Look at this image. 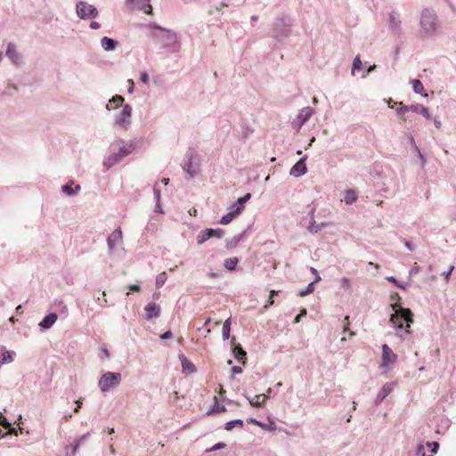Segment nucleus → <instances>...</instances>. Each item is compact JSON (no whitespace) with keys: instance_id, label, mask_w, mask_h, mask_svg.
I'll list each match as a JSON object with an SVG mask.
<instances>
[{"instance_id":"1","label":"nucleus","mask_w":456,"mask_h":456,"mask_svg":"<svg viewBox=\"0 0 456 456\" xmlns=\"http://www.w3.org/2000/svg\"><path fill=\"white\" fill-rule=\"evenodd\" d=\"M395 314H393L390 317V322L395 328L403 329L405 328V332L407 334L410 333L411 324L413 322V314L410 308H402L399 306L398 303H395L392 305Z\"/></svg>"},{"instance_id":"2","label":"nucleus","mask_w":456,"mask_h":456,"mask_svg":"<svg viewBox=\"0 0 456 456\" xmlns=\"http://www.w3.org/2000/svg\"><path fill=\"white\" fill-rule=\"evenodd\" d=\"M121 381V374L118 372L108 371L99 379L98 385L102 392L109 391L111 387H117Z\"/></svg>"},{"instance_id":"3","label":"nucleus","mask_w":456,"mask_h":456,"mask_svg":"<svg viewBox=\"0 0 456 456\" xmlns=\"http://www.w3.org/2000/svg\"><path fill=\"white\" fill-rule=\"evenodd\" d=\"M152 36L163 44V45L167 46L174 44L176 40L175 34L170 30L162 28L160 27L154 28L152 31Z\"/></svg>"},{"instance_id":"4","label":"nucleus","mask_w":456,"mask_h":456,"mask_svg":"<svg viewBox=\"0 0 456 456\" xmlns=\"http://www.w3.org/2000/svg\"><path fill=\"white\" fill-rule=\"evenodd\" d=\"M420 25L426 33H433L436 28V18L430 11H424L421 14Z\"/></svg>"},{"instance_id":"5","label":"nucleus","mask_w":456,"mask_h":456,"mask_svg":"<svg viewBox=\"0 0 456 456\" xmlns=\"http://www.w3.org/2000/svg\"><path fill=\"white\" fill-rule=\"evenodd\" d=\"M77 13L81 19H89L96 17L98 11L91 4L85 2H79L77 4Z\"/></svg>"},{"instance_id":"6","label":"nucleus","mask_w":456,"mask_h":456,"mask_svg":"<svg viewBox=\"0 0 456 456\" xmlns=\"http://www.w3.org/2000/svg\"><path fill=\"white\" fill-rule=\"evenodd\" d=\"M397 355L392 351L387 345L382 346V362L381 367L387 369L390 364L396 362Z\"/></svg>"},{"instance_id":"7","label":"nucleus","mask_w":456,"mask_h":456,"mask_svg":"<svg viewBox=\"0 0 456 456\" xmlns=\"http://www.w3.org/2000/svg\"><path fill=\"white\" fill-rule=\"evenodd\" d=\"M132 115V108L130 105H125L120 114L116 119V124L118 126H125L129 124L130 118Z\"/></svg>"},{"instance_id":"8","label":"nucleus","mask_w":456,"mask_h":456,"mask_svg":"<svg viewBox=\"0 0 456 456\" xmlns=\"http://www.w3.org/2000/svg\"><path fill=\"white\" fill-rule=\"evenodd\" d=\"M160 311H161V309L159 305H157L154 302H151L144 307V312H145L144 317L146 320H151L152 318H157L159 316Z\"/></svg>"},{"instance_id":"9","label":"nucleus","mask_w":456,"mask_h":456,"mask_svg":"<svg viewBox=\"0 0 456 456\" xmlns=\"http://www.w3.org/2000/svg\"><path fill=\"white\" fill-rule=\"evenodd\" d=\"M179 359L182 363L183 371L187 374L196 372L197 369L195 365L189 360L184 354H180Z\"/></svg>"},{"instance_id":"10","label":"nucleus","mask_w":456,"mask_h":456,"mask_svg":"<svg viewBox=\"0 0 456 456\" xmlns=\"http://www.w3.org/2000/svg\"><path fill=\"white\" fill-rule=\"evenodd\" d=\"M122 240V231L120 228L114 230L108 238V245L110 248H113Z\"/></svg>"},{"instance_id":"11","label":"nucleus","mask_w":456,"mask_h":456,"mask_svg":"<svg viewBox=\"0 0 456 456\" xmlns=\"http://www.w3.org/2000/svg\"><path fill=\"white\" fill-rule=\"evenodd\" d=\"M306 173L305 159H299L291 168L290 174L295 176H300Z\"/></svg>"},{"instance_id":"12","label":"nucleus","mask_w":456,"mask_h":456,"mask_svg":"<svg viewBox=\"0 0 456 456\" xmlns=\"http://www.w3.org/2000/svg\"><path fill=\"white\" fill-rule=\"evenodd\" d=\"M314 208H313L310 212V215L312 216V221L309 224L308 231L312 233H316L319 231L322 230V228L326 227L329 225V223H321L317 224L314 219Z\"/></svg>"},{"instance_id":"13","label":"nucleus","mask_w":456,"mask_h":456,"mask_svg":"<svg viewBox=\"0 0 456 456\" xmlns=\"http://www.w3.org/2000/svg\"><path fill=\"white\" fill-rule=\"evenodd\" d=\"M405 111H413L423 115L426 118H430L428 109L420 104L411 105L404 108Z\"/></svg>"},{"instance_id":"14","label":"nucleus","mask_w":456,"mask_h":456,"mask_svg":"<svg viewBox=\"0 0 456 456\" xmlns=\"http://www.w3.org/2000/svg\"><path fill=\"white\" fill-rule=\"evenodd\" d=\"M393 389H394L393 383H386L382 387L380 392L379 393V395L376 398V403H379L382 402L392 392Z\"/></svg>"},{"instance_id":"15","label":"nucleus","mask_w":456,"mask_h":456,"mask_svg":"<svg viewBox=\"0 0 456 456\" xmlns=\"http://www.w3.org/2000/svg\"><path fill=\"white\" fill-rule=\"evenodd\" d=\"M241 211H242V208L237 207L236 209L224 215L222 217L220 223L222 224H228L229 223H231L233 220V218H235L237 216H239Z\"/></svg>"},{"instance_id":"16","label":"nucleus","mask_w":456,"mask_h":456,"mask_svg":"<svg viewBox=\"0 0 456 456\" xmlns=\"http://www.w3.org/2000/svg\"><path fill=\"white\" fill-rule=\"evenodd\" d=\"M58 316L56 314H50L42 320V322L39 323V326L42 329H49L54 324Z\"/></svg>"},{"instance_id":"17","label":"nucleus","mask_w":456,"mask_h":456,"mask_svg":"<svg viewBox=\"0 0 456 456\" xmlns=\"http://www.w3.org/2000/svg\"><path fill=\"white\" fill-rule=\"evenodd\" d=\"M6 55L8 56V58L12 61L14 62L15 64L19 63L20 61V55L19 53H17L16 49H15V46L12 45V44H9L7 45V49H6V52H5Z\"/></svg>"},{"instance_id":"18","label":"nucleus","mask_w":456,"mask_h":456,"mask_svg":"<svg viewBox=\"0 0 456 456\" xmlns=\"http://www.w3.org/2000/svg\"><path fill=\"white\" fill-rule=\"evenodd\" d=\"M234 357L240 362L242 364L246 363V352L240 346V345H235L233 347Z\"/></svg>"},{"instance_id":"19","label":"nucleus","mask_w":456,"mask_h":456,"mask_svg":"<svg viewBox=\"0 0 456 456\" xmlns=\"http://www.w3.org/2000/svg\"><path fill=\"white\" fill-rule=\"evenodd\" d=\"M183 169L190 175L191 178L194 177L200 171L198 165H193L191 158L189 162L184 165Z\"/></svg>"},{"instance_id":"20","label":"nucleus","mask_w":456,"mask_h":456,"mask_svg":"<svg viewBox=\"0 0 456 456\" xmlns=\"http://www.w3.org/2000/svg\"><path fill=\"white\" fill-rule=\"evenodd\" d=\"M266 398L267 396L264 394L256 395L249 403L254 407H261L265 403Z\"/></svg>"},{"instance_id":"21","label":"nucleus","mask_w":456,"mask_h":456,"mask_svg":"<svg viewBox=\"0 0 456 456\" xmlns=\"http://www.w3.org/2000/svg\"><path fill=\"white\" fill-rule=\"evenodd\" d=\"M357 200V195L354 190H346L344 194L343 200L350 205Z\"/></svg>"},{"instance_id":"22","label":"nucleus","mask_w":456,"mask_h":456,"mask_svg":"<svg viewBox=\"0 0 456 456\" xmlns=\"http://www.w3.org/2000/svg\"><path fill=\"white\" fill-rule=\"evenodd\" d=\"M116 45H117L116 41H114L113 39H111L110 37H104L102 39V46L106 51L113 50L115 48Z\"/></svg>"},{"instance_id":"23","label":"nucleus","mask_w":456,"mask_h":456,"mask_svg":"<svg viewBox=\"0 0 456 456\" xmlns=\"http://www.w3.org/2000/svg\"><path fill=\"white\" fill-rule=\"evenodd\" d=\"M210 232L208 229H205L203 231H201L198 236H197V243L199 245H201L203 244L205 241H207L208 240H209L211 238L210 236Z\"/></svg>"},{"instance_id":"24","label":"nucleus","mask_w":456,"mask_h":456,"mask_svg":"<svg viewBox=\"0 0 456 456\" xmlns=\"http://www.w3.org/2000/svg\"><path fill=\"white\" fill-rule=\"evenodd\" d=\"M413 91L416 94H419L423 96H427V94H424V86L422 83L419 79H413L411 81Z\"/></svg>"},{"instance_id":"25","label":"nucleus","mask_w":456,"mask_h":456,"mask_svg":"<svg viewBox=\"0 0 456 456\" xmlns=\"http://www.w3.org/2000/svg\"><path fill=\"white\" fill-rule=\"evenodd\" d=\"M238 262H239L238 257L234 256V257L227 258L224 261V267L230 271H233V270H235V268L238 265Z\"/></svg>"},{"instance_id":"26","label":"nucleus","mask_w":456,"mask_h":456,"mask_svg":"<svg viewBox=\"0 0 456 456\" xmlns=\"http://www.w3.org/2000/svg\"><path fill=\"white\" fill-rule=\"evenodd\" d=\"M313 115V110L309 107L305 108L301 110L298 115V118L302 123L305 122Z\"/></svg>"},{"instance_id":"27","label":"nucleus","mask_w":456,"mask_h":456,"mask_svg":"<svg viewBox=\"0 0 456 456\" xmlns=\"http://www.w3.org/2000/svg\"><path fill=\"white\" fill-rule=\"evenodd\" d=\"M231 317H229L223 325V338L224 339H228L230 338V332H231Z\"/></svg>"},{"instance_id":"28","label":"nucleus","mask_w":456,"mask_h":456,"mask_svg":"<svg viewBox=\"0 0 456 456\" xmlns=\"http://www.w3.org/2000/svg\"><path fill=\"white\" fill-rule=\"evenodd\" d=\"M244 426V423L241 419H235V420H232V421H229L225 424V427L224 428L227 430V431H231L232 429H233L234 428L238 427V428H243Z\"/></svg>"},{"instance_id":"29","label":"nucleus","mask_w":456,"mask_h":456,"mask_svg":"<svg viewBox=\"0 0 456 456\" xmlns=\"http://www.w3.org/2000/svg\"><path fill=\"white\" fill-rule=\"evenodd\" d=\"M124 102V98L121 95H115L113 96L107 105V108L109 109L110 105L114 104V108H117Z\"/></svg>"},{"instance_id":"30","label":"nucleus","mask_w":456,"mask_h":456,"mask_svg":"<svg viewBox=\"0 0 456 456\" xmlns=\"http://www.w3.org/2000/svg\"><path fill=\"white\" fill-rule=\"evenodd\" d=\"M14 355H15L14 352L4 351L1 355L2 363L12 362L13 361Z\"/></svg>"},{"instance_id":"31","label":"nucleus","mask_w":456,"mask_h":456,"mask_svg":"<svg viewBox=\"0 0 456 456\" xmlns=\"http://www.w3.org/2000/svg\"><path fill=\"white\" fill-rule=\"evenodd\" d=\"M167 281V274L166 273H162L160 274H159L156 278V286L158 288H160L164 285V283L166 282Z\"/></svg>"},{"instance_id":"32","label":"nucleus","mask_w":456,"mask_h":456,"mask_svg":"<svg viewBox=\"0 0 456 456\" xmlns=\"http://www.w3.org/2000/svg\"><path fill=\"white\" fill-rule=\"evenodd\" d=\"M362 62L360 59V56L357 55L354 60V62H353V69H352V73L354 74V71L357 70V69H362Z\"/></svg>"},{"instance_id":"33","label":"nucleus","mask_w":456,"mask_h":456,"mask_svg":"<svg viewBox=\"0 0 456 456\" xmlns=\"http://www.w3.org/2000/svg\"><path fill=\"white\" fill-rule=\"evenodd\" d=\"M314 290V282H311L308 284L305 290L299 292V297H305V296L313 293Z\"/></svg>"},{"instance_id":"34","label":"nucleus","mask_w":456,"mask_h":456,"mask_svg":"<svg viewBox=\"0 0 456 456\" xmlns=\"http://www.w3.org/2000/svg\"><path fill=\"white\" fill-rule=\"evenodd\" d=\"M210 232V236L216 237V238H222L224 234V232L222 229H208Z\"/></svg>"},{"instance_id":"35","label":"nucleus","mask_w":456,"mask_h":456,"mask_svg":"<svg viewBox=\"0 0 456 456\" xmlns=\"http://www.w3.org/2000/svg\"><path fill=\"white\" fill-rule=\"evenodd\" d=\"M146 4H143L140 8L147 14L152 13V6L150 4L151 0H144Z\"/></svg>"},{"instance_id":"36","label":"nucleus","mask_w":456,"mask_h":456,"mask_svg":"<svg viewBox=\"0 0 456 456\" xmlns=\"http://www.w3.org/2000/svg\"><path fill=\"white\" fill-rule=\"evenodd\" d=\"M341 287L346 290H350V289H351L350 280L346 277L342 278L341 279Z\"/></svg>"},{"instance_id":"37","label":"nucleus","mask_w":456,"mask_h":456,"mask_svg":"<svg viewBox=\"0 0 456 456\" xmlns=\"http://www.w3.org/2000/svg\"><path fill=\"white\" fill-rule=\"evenodd\" d=\"M73 182H70L69 183H67L63 186V191L68 193L69 195H73L75 193L73 188Z\"/></svg>"},{"instance_id":"38","label":"nucleus","mask_w":456,"mask_h":456,"mask_svg":"<svg viewBox=\"0 0 456 456\" xmlns=\"http://www.w3.org/2000/svg\"><path fill=\"white\" fill-rule=\"evenodd\" d=\"M131 147H128V148H126V147H123V148H120L119 150V152H118V156H119V159L128 155L129 153H131Z\"/></svg>"},{"instance_id":"39","label":"nucleus","mask_w":456,"mask_h":456,"mask_svg":"<svg viewBox=\"0 0 456 456\" xmlns=\"http://www.w3.org/2000/svg\"><path fill=\"white\" fill-rule=\"evenodd\" d=\"M427 445H428V447H431V452H432V453H436V452H437V450H438V448H439V444H438L437 442H431V443H430V442H428V443L427 444Z\"/></svg>"},{"instance_id":"40","label":"nucleus","mask_w":456,"mask_h":456,"mask_svg":"<svg viewBox=\"0 0 456 456\" xmlns=\"http://www.w3.org/2000/svg\"><path fill=\"white\" fill-rule=\"evenodd\" d=\"M0 426L4 427L5 428L11 427V425L7 421L6 418L1 412H0Z\"/></svg>"},{"instance_id":"41","label":"nucleus","mask_w":456,"mask_h":456,"mask_svg":"<svg viewBox=\"0 0 456 456\" xmlns=\"http://www.w3.org/2000/svg\"><path fill=\"white\" fill-rule=\"evenodd\" d=\"M251 195L250 193H247L244 197H241L238 200L239 203H240V208H244L243 207V204L248 201L249 199H250Z\"/></svg>"},{"instance_id":"42","label":"nucleus","mask_w":456,"mask_h":456,"mask_svg":"<svg viewBox=\"0 0 456 456\" xmlns=\"http://www.w3.org/2000/svg\"><path fill=\"white\" fill-rule=\"evenodd\" d=\"M225 446H226V444L224 443H217L209 451L213 452V451L224 449Z\"/></svg>"},{"instance_id":"43","label":"nucleus","mask_w":456,"mask_h":456,"mask_svg":"<svg viewBox=\"0 0 456 456\" xmlns=\"http://www.w3.org/2000/svg\"><path fill=\"white\" fill-rule=\"evenodd\" d=\"M454 269V266L453 265H451L449 270L447 272H444L443 273V276L444 277V279L446 280V281H448L450 280V276H451V273L453 271Z\"/></svg>"},{"instance_id":"44","label":"nucleus","mask_w":456,"mask_h":456,"mask_svg":"<svg viewBox=\"0 0 456 456\" xmlns=\"http://www.w3.org/2000/svg\"><path fill=\"white\" fill-rule=\"evenodd\" d=\"M306 315V310L303 309L299 314H297L294 320V322L298 323L303 316Z\"/></svg>"},{"instance_id":"45","label":"nucleus","mask_w":456,"mask_h":456,"mask_svg":"<svg viewBox=\"0 0 456 456\" xmlns=\"http://www.w3.org/2000/svg\"><path fill=\"white\" fill-rule=\"evenodd\" d=\"M140 79L143 82V83H148L149 82V76L147 73L143 72L141 74V77H140Z\"/></svg>"},{"instance_id":"46","label":"nucleus","mask_w":456,"mask_h":456,"mask_svg":"<svg viewBox=\"0 0 456 456\" xmlns=\"http://www.w3.org/2000/svg\"><path fill=\"white\" fill-rule=\"evenodd\" d=\"M172 336H173L172 332H171L170 330H167V331H166L164 334H162V335L160 336V338H161L162 339H167V338H172Z\"/></svg>"},{"instance_id":"47","label":"nucleus","mask_w":456,"mask_h":456,"mask_svg":"<svg viewBox=\"0 0 456 456\" xmlns=\"http://www.w3.org/2000/svg\"><path fill=\"white\" fill-rule=\"evenodd\" d=\"M232 372L233 374H239V373H241V372H242V369H241V367H240V366H233V367L232 368Z\"/></svg>"},{"instance_id":"48","label":"nucleus","mask_w":456,"mask_h":456,"mask_svg":"<svg viewBox=\"0 0 456 456\" xmlns=\"http://www.w3.org/2000/svg\"><path fill=\"white\" fill-rule=\"evenodd\" d=\"M399 108L397 109V113L398 114H401V115H403L406 111L404 110V108L406 107L405 105H403L402 102H400L399 104Z\"/></svg>"},{"instance_id":"49","label":"nucleus","mask_w":456,"mask_h":456,"mask_svg":"<svg viewBox=\"0 0 456 456\" xmlns=\"http://www.w3.org/2000/svg\"><path fill=\"white\" fill-rule=\"evenodd\" d=\"M129 289L134 292H139L140 291V286L133 284L129 286Z\"/></svg>"},{"instance_id":"50","label":"nucleus","mask_w":456,"mask_h":456,"mask_svg":"<svg viewBox=\"0 0 456 456\" xmlns=\"http://www.w3.org/2000/svg\"><path fill=\"white\" fill-rule=\"evenodd\" d=\"M274 304V300L273 297H269V299L267 303L265 305V308H268L270 305H273Z\"/></svg>"},{"instance_id":"51","label":"nucleus","mask_w":456,"mask_h":456,"mask_svg":"<svg viewBox=\"0 0 456 456\" xmlns=\"http://www.w3.org/2000/svg\"><path fill=\"white\" fill-rule=\"evenodd\" d=\"M127 83H128V86H129L128 91H129V93H132L134 90V83L132 79H128Z\"/></svg>"},{"instance_id":"52","label":"nucleus","mask_w":456,"mask_h":456,"mask_svg":"<svg viewBox=\"0 0 456 456\" xmlns=\"http://www.w3.org/2000/svg\"><path fill=\"white\" fill-rule=\"evenodd\" d=\"M90 28L93 29H98L100 28V24L97 21H92Z\"/></svg>"},{"instance_id":"53","label":"nucleus","mask_w":456,"mask_h":456,"mask_svg":"<svg viewBox=\"0 0 456 456\" xmlns=\"http://www.w3.org/2000/svg\"><path fill=\"white\" fill-rule=\"evenodd\" d=\"M76 403H77V407H75L74 412L77 413L79 411V409L81 408L82 402L78 400V401H76Z\"/></svg>"},{"instance_id":"54","label":"nucleus","mask_w":456,"mask_h":456,"mask_svg":"<svg viewBox=\"0 0 456 456\" xmlns=\"http://www.w3.org/2000/svg\"><path fill=\"white\" fill-rule=\"evenodd\" d=\"M250 422L255 423V424H256V425H258V426H260V427H262V428H266V425L262 424L261 422H259V421H257V420H256V419H250Z\"/></svg>"},{"instance_id":"55","label":"nucleus","mask_w":456,"mask_h":456,"mask_svg":"<svg viewBox=\"0 0 456 456\" xmlns=\"http://www.w3.org/2000/svg\"><path fill=\"white\" fill-rule=\"evenodd\" d=\"M348 320H349V316H346L345 321H346V325H345V327H344V331H347V330H349V327H348V326H349V322H348Z\"/></svg>"},{"instance_id":"56","label":"nucleus","mask_w":456,"mask_h":456,"mask_svg":"<svg viewBox=\"0 0 456 456\" xmlns=\"http://www.w3.org/2000/svg\"><path fill=\"white\" fill-rule=\"evenodd\" d=\"M400 299V297H399V294L398 293H395L393 295H391V300L394 301V300H399Z\"/></svg>"},{"instance_id":"57","label":"nucleus","mask_w":456,"mask_h":456,"mask_svg":"<svg viewBox=\"0 0 456 456\" xmlns=\"http://www.w3.org/2000/svg\"><path fill=\"white\" fill-rule=\"evenodd\" d=\"M387 280L388 281H391V282L395 283V284H397L396 280L393 276L387 277Z\"/></svg>"},{"instance_id":"58","label":"nucleus","mask_w":456,"mask_h":456,"mask_svg":"<svg viewBox=\"0 0 456 456\" xmlns=\"http://www.w3.org/2000/svg\"><path fill=\"white\" fill-rule=\"evenodd\" d=\"M435 126L436 128H440L441 127V121L438 120V119H435Z\"/></svg>"},{"instance_id":"59","label":"nucleus","mask_w":456,"mask_h":456,"mask_svg":"<svg viewBox=\"0 0 456 456\" xmlns=\"http://www.w3.org/2000/svg\"><path fill=\"white\" fill-rule=\"evenodd\" d=\"M105 297H106V294H105V292L103 291V292L102 293V296H100V297H97V300H100V298H102V297H103L104 302L106 303V302H107V300H106Z\"/></svg>"},{"instance_id":"60","label":"nucleus","mask_w":456,"mask_h":456,"mask_svg":"<svg viewBox=\"0 0 456 456\" xmlns=\"http://www.w3.org/2000/svg\"><path fill=\"white\" fill-rule=\"evenodd\" d=\"M16 313L17 314H21L22 313V306L21 305H18L17 308H16Z\"/></svg>"},{"instance_id":"61","label":"nucleus","mask_w":456,"mask_h":456,"mask_svg":"<svg viewBox=\"0 0 456 456\" xmlns=\"http://www.w3.org/2000/svg\"><path fill=\"white\" fill-rule=\"evenodd\" d=\"M278 293H279V291H276V290H271V292H270V297H273L274 296L278 295Z\"/></svg>"},{"instance_id":"62","label":"nucleus","mask_w":456,"mask_h":456,"mask_svg":"<svg viewBox=\"0 0 456 456\" xmlns=\"http://www.w3.org/2000/svg\"><path fill=\"white\" fill-rule=\"evenodd\" d=\"M370 265H372V267H375L376 269H379V265L378 264H374L372 262H370L369 263Z\"/></svg>"},{"instance_id":"63","label":"nucleus","mask_w":456,"mask_h":456,"mask_svg":"<svg viewBox=\"0 0 456 456\" xmlns=\"http://www.w3.org/2000/svg\"><path fill=\"white\" fill-rule=\"evenodd\" d=\"M161 182H162L165 185H167V184L168 183V182H169V179H168V178H162Z\"/></svg>"},{"instance_id":"64","label":"nucleus","mask_w":456,"mask_h":456,"mask_svg":"<svg viewBox=\"0 0 456 456\" xmlns=\"http://www.w3.org/2000/svg\"><path fill=\"white\" fill-rule=\"evenodd\" d=\"M310 271H311V273H314V274H317V273H318V272H317V270H316L314 267H311V268H310Z\"/></svg>"}]
</instances>
